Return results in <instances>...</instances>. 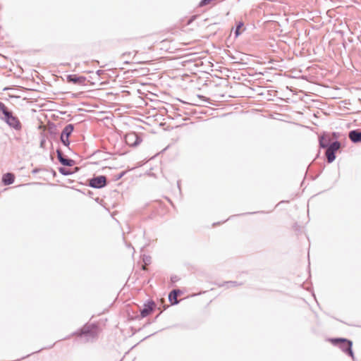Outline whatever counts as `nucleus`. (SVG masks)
<instances>
[{
  "label": "nucleus",
  "instance_id": "f257e3e1",
  "mask_svg": "<svg viewBox=\"0 0 361 361\" xmlns=\"http://www.w3.org/2000/svg\"><path fill=\"white\" fill-rule=\"evenodd\" d=\"M0 119L4 121L10 128L16 130H20L22 128V124L18 118L14 116L13 111L1 101Z\"/></svg>",
  "mask_w": 361,
  "mask_h": 361
},
{
  "label": "nucleus",
  "instance_id": "f03ea898",
  "mask_svg": "<svg viewBox=\"0 0 361 361\" xmlns=\"http://www.w3.org/2000/svg\"><path fill=\"white\" fill-rule=\"evenodd\" d=\"M99 326L97 324H85L80 329L75 331L73 334L78 336H84L87 341H93L97 338Z\"/></svg>",
  "mask_w": 361,
  "mask_h": 361
},
{
  "label": "nucleus",
  "instance_id": "7ed1b4c3",
  "mask_svg": "<svg viewBox=\"0 0 361 361\" xmlns=\"http://www.w3.org/2000/svg\"><path fill=\"white\" fill-rule=\"evenodd\" d=\"M331 343L338 347L346 355L354 359V354L352 349L353 342L345 338H329Z\"/></svg>",
  "mask_w": 361,
  "mask_h": 361
},
{
  "label": "nucleus",
  "instance_id": "20e7f679",
  "mask_svg": "<svg viewBox=\"0 0 361 361\" xmlns=\"http://www.w3.org/2000/svg\"><path fill=\"white\" fill-rule=\"evenodd\" d=\"M341 143L338 141H334L331 145L326 148L325 156L329 164L332 163L336 158V153L340 149Z\"/></svg>",
  "mask_w": 361,
  "mask_h": 361
},
{
  "label": "nucleus",
  "instance_id": "39448f33",
  "mask_svg": "<svg viewBox=\"0 0 361 361\" xmlns=\"http://www.w3.org/2000/svg\"><path fill=\"white\" fill-rule=\"evenodd\" d=\"M108 182L105 176H97L88 180V185L91 188L101 189L106 186Z\"/></svg>",
  "mask_w": 361,
  "mask_h": 361
},
{
  "label": "nucleus",
  "instance_id": "423d86ee",
  "mask_svg": "<svg viewBox=\"0 0 361 361\" xmlns=\"http://www.w3.org/2000/svg\"><path fill=\"white\" fill-rule=\"evenodd\" d=\"M142 137L135 132H130L126 135L125 141L130 147H137L142 142Z\"/></svg>",
  "mask_w": 361,
  "mask_h": 361
},
{
  "label": "nucleus",
  "instance_id": "0eeeda50",
  "mask_svg": "<svg viewBox=\"0 0 361 361\" xmlns=\"http://www.w3.org/2000/svg\"><path fill=\"white\" fill-rule=\"evenodd\" d=\"M156 307V304L152 300H148L143 305V308L140 310V317L145 318L152 314Z\"/></svg>",
  "mask_w": 361,
  "mask_h": 361
},
{
  "label": "nucleus",
  "instance_id": "6e6552de",
  "mask_svg": "<svg viewBox=\"0 0 361 361\" xmlns=\"http://www.w3.org/2000/svg\"><path fill=\"white\" fill-rule=\"evenodd\" d=\"M56 155L60 164L64 166H73L75 165V161L65 156L60 148L56 149Z\"/></svg>",
  "mask_w": 361,
  "mask_h": 361
},
{
  "label": "nucleus",
  "instance_id": "1a4fd4ad",
  "mask_svg": "<svg viewBox=\"0 0 361 361\" xmlns=\"http://www.w3.org/2000/svg\"><path fill=\"white\" fill-rule=\"evenodd\" d=\"M66 80L68 82L75 85H82L85 83L86 78L85 76H78L75 74H70L67 75Z\"/></svg>",
  "mask_w": 361,
  "mask_h": 361
},
{
  "label": "nucleus",
  "instance_id": "9d476101",
  "mask_svg": "<svg viewBox=\"0 0 361 361\" xmlns=\"http://www.w3.org/2000/svg\"><path fill=\"white\" fill-rule=\"evenodd\" d=\"M348 137L353 143L361 142V129H355L350 130Z\"/></svg>",
  "mask_w": 361,
  "mask_h": 361
},
{
  "label": "nucleus",
  "instance_id": "9b49d317",
  "mask_svg": "<svg viewBox=\"0 0 361 361\" xmlns=\"http://www.w3.org/2000/svg\"><path fill=\"white\" fill-rule=\"evenodd\" d=\"M182 293V291L179 289H173L169 294V300L171 305H177L179 300L177 297Z\"/></svg>",
  "mask_w": 361,
  "mask_h": 361
},
{
  "label": "nucleus",
  "instance_id": "f8f14e48",
  "mask_svg": "<svg viewBox=\"0 0 361 361\" xmlns=\"http://www.w3.org/2000/svg\"><path fill=\"white\" fill-rule=\"evenodd\" d=\"M334 141L326 135H321L319 137V145L320 148L326 149L329 147Z\"/></svg>",
  "mask_w": 361,
  "mask_h": 361
},
{
  "label": "nucleus",
  "instance_id": "ddd939ff",
  "mask_svg": "<svg viewBox=\"0 0 361 361\" xmlns=\"http://www.w3.org/2000/svg\"><path fill=\"white\" fill-rule=\"evenodd\" d=\"M15 180V176L11 173H7L2 177V183L5 185H9L12 184Z\"/></svg>",
  "mask_w": 361,
  "mask_h": 361
},
{
  "label": "nucleus",
  "instance_id": "4468645a",
  "mask_svg": "<svg viewBox=\"0 0 361 361\" xmlns=\"http://www.w3.org/2000/svg\"><path fill=\"white\" fill-rule=\"evenodd\" d=\"M74 130V125L72 123L66 125L63 129L60 136L70 137Z\"/></svg>",
  "mask_w": 361,
  "mask_h": 361
},
{
  "label": "nucleus",
  "instance_id": "2eb2a0df",
  "mask_svg": "<svg viewBox=\"0 0 361 361\" xmlns=\"http://www.w3.org/2000/svg\"><path fill=\"white\" fill-rule=\"evenodd\" d=\"M240 285H242V283H238L237 281H226L222 284H219V286H220V287L226 286V288H230L231 286H240Z\"/></svg>",
  "mask_w": 361,
  "mask_h": 361
},
{
  "label": "nucleus",
  "instance_id": "dca6fc26",
  "mask_svg": "<svg viewBox=\"0 0 361 361\" xmlns=\"http://www.w3.org/2000/svg\"><path fill=\"white\" fill-rule=\"evenodd\" d=\"M59 171L61 174H62L63 176H70V175L73 174V172L71 171V169H66L65 167H59Z\"/></svg>",
  "mask_w": 361,
  "mask_h": 361
},
{
  "label": "nucleus",
  "instance_id": "f3484780",
  "mask_svg": "<svg viewBox=\"0 0 361 361\" xmlns=\"http://www.w3.org/2000/svg\"><path fill=\"white\" fill-rule=\"evenodd\" d=\"M243 25H244L243 22L240 21V22L238 23V24L236 25V28H235V32H234L235 37H238L240 35V33H241L240 29H241L242 27H243Z\"/></svg>",
  "mask_w": 361,
  "mask_h": 361
},
{
  "label": "nucleus",
  "instance_id": "a211bd4d",
  "mask_svg": "<svg viewBox=\"0 0 361 361\" xmlns=\"http://www.w3.org/2000/svg\"><path fill=\"white\" fill-rule=\"evenodd\" d=\"M60 141L66 147H68V149H70V140H69V137H66V136H60Z\"/></svg>",
  "mask_w": 361,
  "mask_h": 361
},
{
  "label": "nucleus",
  "instance_id": "6ab92c4d",
  "mask_svg": "<svg viewBox=\"0 0 361 361\" xmlns=\"http://www.w3.org/2000/svg\"><path fill=\"white\" fill-rule=\"evenodd\" d=\"M126 171H122V172H121V173H119L116 174V175L114 176V180H120L121 178H122L125 176V174H126Z\"/></svg>",
  "mask_w": 361,
  "mask_h": 361
},
{
  "label": "nucleus",
  "instance_id": "aec40b11",
  "mask_svg": "<svg viewBox=\"0 0 361 361\" xmlns=\"http://www.w3.org/2000/svg\"><path fill=\"white\" fill-rule=\"evenodd\" d=\"M179 280H180V278L176 275H172L170 278V281L172 284L178 282Z\"/></svg>",
  "mask_w": 361,
  "mask_h": 361
},
{
  "label": "nucleus",
  "instance_id": "412c9836",
  "mask_svg": "<svg viewBox=\"0 0 361 361\" xmlns=\"http://www.w3.org/2000/svg\"><path fill=\"white\" fill-rule=\"evenodd\" d=\"M143 262L145 265H148L151 263V257L149 256H144Z\"/></svg>",
  "mask_w": 361,
  "mask_h": 361
},
{
  "label": "nucleus",
  "instance_id": "4be33fe9",
  "mask_svg": "<svg viewBox=\"0 0 361 361\" xmlns=\"http://www.w3.org/2000/svg\"><path fill=\"white\" fill-rule=\"evenodd\" d=\"M132 54L131 52H125L122 54L123 59H128Z\"/></svg>",
  "mask_w": 361,
  "mask_h": 361
},
{
  "label": "nucleus",
  "instance_id": "5701e85b",
  "mask_svg": "<svg viewBox=\"0 0 361 361\" xmlns=\"http://www.w3.org/2000/svg\"><path fill=\"white\" fill-rule=\"evenodd\" d=\"M40 170H41V169H39V168H35V169H34L32 170V173L33 174H36V173H39V172L40 171Z\"/></svg>",
  "mask_w": 361,
  "mask_h": 361
},
{
  "label": "nucleus",
  "instance_id": "b1692460",
  "mask_svg": "<svg viewBox=\"0 0 361 361\" xmlns=\"http://www.w3.org/2000/svg\"><path fill=\"white\" fill-rule=\"evenodd\" d=\"M102 72H103V71H102V70H98V71H97V74L98 75H100L102 73Z\"/></svg>",
  "mask_w": 361,
  "mask_h": 361
},
{
  "label": "nucleus",
  "instance_id": "393cba45",
  "mask_svg": "<svg viewBox=\"0 0 361 361\" xmlns=\"http://www.w3.org/2000/svg\"><path fill=\"white\" fill-rule=\"evenodd\" d=\"M44 140H42L40 142V145L42 146L44 145Z\"/></svg>",
  "mask_w": 361,
  "mask_h": 361
},
{
  "label": "nucleus",
  "instance_id": "a878e982",
  "mask_svg": "<svg viewBox=\"0 0 361 361\" xmlns=\"http://www.w3.org/2000/svg\"><path fill=\"white\" fill-rule=\"evenodd\" d=\"M52 171H53V175H54V176H56V171H54V170H53Z\"/></svg>",
  "mask_w": 361,
  "mask_h": 361
}]
</instances>
